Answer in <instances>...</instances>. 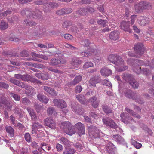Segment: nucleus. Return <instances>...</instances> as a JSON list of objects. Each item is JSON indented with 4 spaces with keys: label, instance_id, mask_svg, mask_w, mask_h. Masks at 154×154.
I'll return each instance as SVG.
<instances>
[{
    "label": "nucleus",
    "instance_id": "aec40b11",
    "mask_svg": "<svg viewBox=\"0 0 154 154\" xmlns=\"http://www.w3.org/2000/svg\"><path fill=\"white\" fill-rule=\"evenodd\" d=\"M81 63V61L79 58L74 57L72 59L70 63L73 68H75L77 67L78 65Z\"/></svg>",
    "mask_w": 154,
    "mask_h": 154
},
{
    "label": "nucleus",
    "instance_id": "e2e57ef3",
    "mask_svg": "<svg viewBox=\"0 0 154 154\" xmlns=\"http://www.w3.org/2000/svg\"><path fill=\"white\" fill-rule=\"evenodd\" d=\"M81 54V56L83 57H88L91 56V53L89 51H87L86 52L84 51L82 52Z\"/></svg>",
    "mask_w": 154,
    "mask_h": 154
},
{
    "label": "nucleus",
    "instance_id": "cd10ccee",
    "mask_svg": "<svg viewBox=\"0 0 154 154\" xmlns=\"http://www.w3.org/2000/svg\"><path fill=\"white\" fill-rule=\"evenodd\" d=\"M73 111L79 115H82L84 113V109L80 106H77L73 108Z\"/></svg>",
    "mask_w": 154,
    "mask_h": 154
},
{
    "label": "nucleus",
    "instance_id": "6e6d98bb",
    "mask_svg": "<svg viewBox=\"0 0 154 154\" xmlns=\"http://www.w3.org/2000/svg\"><path fill=\"white\" fill-rule=\"evenodd\" d=\"M135 63H136L137 64L138 66H142V65H148V63L147 64H146L144 62L140 60H136Z\"/></svg>",
    "mask_w": 154,
    "mask_h": 154
},
{
    "label": "nucleus",
    "instance_id": "c9c22d12",
    "mask_svg": "<svg viewBox=\"0 0 154 154\" xmlns=\"http://www.w3.org/2000/svg\"><path fill=\"white\" fill-rule=\"evenodd\" d=\"M44 130V129L43 127V129H39L38 131H36V133L35 134H37V137L40 138L45 136V134L43 131Z\"/></svg>",
    "mask_w": 154,
    "mask_h": 154
},
{
    "label": "nucleus",
    "instance_id": "f704fd0d",
    "mask_svg": "<svg viewBox=\"0 0 154 154\" xmlns=\"http://www.w3.org/2000/svg\"><path fill=\"white\" fill-rule=\"evenodd\" d=\"M6 129L7 132L8 133L11 137L14 136V132L13 128L11 126L6 127Z\"/></svg>",
    "mask_w": 154,
    "mask_h": 154
},
{
    "label": "nucleus",
    "instance_id": "20e7f679",
    "mask_svg": "<svg viewBox=\"0 0 154 154\" xmlns=\"http://www.w3.org/2000/svg\"><path fill=\"white\" fill-rule=\"evenodd\" d=\"M21 13L22 15H24L25 14L27 15L28 18L29 17L30 18H37L39 19L41 17L42 13L41 12L38 11L36 13L34 14L35 12L31 11L23 10L21 11Z\"/></svg>",
    "mask_w": 154,
    "mask_h": 154
},
{
    "label": "nucleus",
    "instance_id": "58836bf2",
    "mask_svg": "<svg viewBox=\"0 0 154 154\" xmlns=\"http://www.w3.org/2000/svg\"><path fill=\"white\" fill-rule=\"evenodd\" d=\"M60 143L66 146H69L70 145V141L66 138L64 137H61L60 139Z\"/></svg>",
    "mask_w": 154,
    "mask_h": 154
},
{
    "label": "nucleus",
    "instance_id": "ddd939ff",
    "mask_svg": "<svg viewBox=\"0 0 154 154\" xmlns=\"http://www.w3.org/2000/svg\"><path fill=\"white\" fill-rule=\"evenodd\" d=\"M32 134H35L36 133V131H38L39 129H43V126L40 123L38 122V121L32 123Z\"/></svg>",
    "mask_w": 154,
    "mask_h": 154
},
{
    "label": "nucleus",
    "instance_id": "bb28decb",
    "mask_svg": "<svg viewBox=\"0 0 154 154\" xmlns=\"http://www.w3.org/2000/svg\"><path fill=\"white\" fill-rule=\"evenodd\" d=\"M37 98L41 102L45 103H47L49 101V99L46 96L40 94H38Z\"/></svg>",
    "mask_w": 154,
    "mask_h": 154
},
{
    "label": "nucleus",
    "instance_id": "2f4dec72",
    "mask_svg": "<svg viewBox=\"0 0 154 154\" xmlns=\"http://www.w3.org/2000/svg\"><path fill=\"white\" fill-rule=\"evenodd\" d=\"M23 24L27 27H32L36 25L35 22L27 19L24 20Z\"/></svg>",
    "mask_w": 154,
    "mask_h": 154
},
{
    "label": "nucleus",
    "instance_id": "49530a36",
    "mask_svg": "<svg viewBox=\"0 0 154 154\" xmlns=\"http://www.w3.org/2000/svg\"><path fill=\"white\" fill-rule=\"evenodd\" d=\"M74 146L78 151H82L83 146L81 143H76L74 144Z\"/></svg>",
    "mask_w": 154,
    "mask_h": 154
},
{
    "label": "nucleus",
    "instance_id": "a878e982",
    "mask_svg": "<svg viewBox=\"0 0 154 154\" xmlns=\"http://www.w3.org/2000/svg\"><path fill=\"white\" fill-rule=\"evenodd\" d=\"M82 79V76L81 75L76 76L74 80L69 82V84L70 85H75L78 83Z\"/></svg>",
    "mask_w": 154,
    "mask_h": 154
},
{
    "label": "nucleus",
    "instance_id": "2eb2a0df",
    "mask_svg": "<svg viewBox=\"0 0 154 154\" xmlns=\"http://www.w3.org/2000/svg\"><path fill=\"white\" fill-rule=\"evenodd\" d=\"M150 19L146 16L141 17L138 21L139 24L141 26H144L149 23Z\"/></svg>",
    "mask_w": 154,
    "mask_h": 154
},
{
    "label": "nucleus",
    "instance_id": "a18cd8bd",
    "mask_svg": "<svg viewBox=\"0 0 154 154\" xmlns=\"http://www.w3.org/2000/svg\"><path fill=\"white\" fill-rule=\"evenodd\" d=\"M8 27V25L7 23L3 20L1 22L0 28L2 30H4Z\"/></svg>",
    "mask_w": 154,
    "mask_h": 154
},
{
    "label": "nucleus",
    "instance_id": "4d7b16f0",
    "mask_svg": "<svg viewBox=\"0 0 154 154\" xmlns=\"http://www.w3.org/2000/svg\"><path fill=\"white\" fill-rule=\"evenodd\" d=\"M81 43L84 46L86 47L88 46L90 44V43L88 40L87 39L84 40Z\"/></svg>",
    "mask_w": 154,
    "mask_h": 154
},
{
    "label": "nucleus",
    "instance_id": "423d86ee",
    "mask_svg": "<svg viewBox=\"0 0 154 154\" xmlns=\"http://www.w3.org/2000/svg\"><path fill=\"white\" fill-rule=\"evenodd\" d=\"M103 122L104 124L111 128L116 129L118 128V126L114 121L109 118H103Z\"/></svg>",
    "mask_w": 154,
    "mask_h": 154
},
{
    "label": "nucleus",
    "instance_id": "37998d69",
    "mask_svg": "<svg viewBox=\"0 0 154 154\" xmlns=\"http://www.w3.org/2000/svg\"><path fill=\"white\" fill-rule=\"evenodd\" d=\"M47 112L48 115H56L57 114L55 109L53 107L49 108L47 110Z\"/></svg>",
    "mask_w": 154,
    "mask_h": 154
},
{
    "label": "nucleus",
    "instance_id": "5fc2aeb1",
    "mask_svg": "<svg viewBox=\"0 0 154 154\" xmlns=\"http://www.w3.org/2000/svg\"><path fill=\"white\" fill-rule=\"evenodd\" d=\"M103 85H105L106 86H108L110 87H112V84L107 80H103L102 82Z\"/></svg>",
    "mask_w": 154,
    "mask_h": 154
},
{
    "label": "nucleus",
    "instance_id": "412c9836",
    "mask_svg": "<svg viewBox=\"0 0 154 154\" xmlns=\"http://www.w3.org/2000/svg\"><path fill=\"white\" fill-rule=\"evenodd\" d=\"M100 72L102 75L105 76H108L112 74V70L107 67L102 69L100 70Z\"/></svg>",
    "mask_w": 154,
    "mask_h": 154
},
{
    "label": "nucleus",
    "instance_id": "09e8293b",
    "mask_svg": "<svg viewBox=\"0 0 154 154\" xmlns=\"http://www.w3.org/2000/svg\"><path fill=\"white\" fill-rule=\"evenodd\" d=\"M86 11L85 8H81L77 11V13L81 15H84L86 14Z\"/></svg>",
    "mask_w": 154,
    "mask_h": 154
},
{
    "label": "nucleus",
    "instance_id": "6e6552de",
    "mask_svg": "<svg viewBox=\"0 0 154 154\" xmlns=\"http://www.w3.org/2000/svg\"><path fill=\"white\" fill-rule=\"evenodd\" d=\"M130 21H123L121 23V29L128 33H131L132 31L130 27Z\"/></svg>",
    "mask_w": 154,
    "mask_h": 154
},
{
    "label": "nucleus",
    "instance_id": "de8ad7c7",
    "mask_svg": "<svg viewBox=\"0 0 154 154\" xmlns=\"http://www.w3.org/2000/svg\"><path fill=\"white\" fill-rule=\"evenodd\" d=\"M107 23V21L106 20H103L100 19L99 20L97 21L98 24L105 27L106 25V24Z\"/></svg>",
    "mask_w": 154,
    "mask_h": 154
},
{
    "label": "nucleus",
    "instance_id": "b1692460",
    "mask_svg": "<svg viewBox=\"0 0 154 154\" xmlns=\"http://www.w3.org/2000/svg\"><path fill=\"white\" fill-rule=\"evenodd\" d=\"M43 90L50 95L52 96L56 95V91L53 88L45 86H43Z\"/></svg>",
    "mask_w": 154,
    "mask_h": 154
},
{
    "label": "nucleus",
    "instance_id": "13d9d810",
    "mask_svg": "<svg viewBox=\"0 0 154 154\" xmlns=\"http://www.w3.org/2000/svg\"><path fill=\"white\" fill-rule=\"evenodd\" d=\"M93 64L91 62H86L83 66V67L85 68H87L89 67H92Z\"/></svg>",
    "mask_w": 154,
    "mask_h": 154
},
{
    "label": "nucleus",
    "instance_id": "8fccbe9b",
    "mask_svg": "<svg viewBox=\"0 0 154 154\" xmlns=\"http://www.w3.org/2000/svg\"><path fill=\"white\" fill-rule=\"evenodd\" d=\"M132 145L136 148L137 149H139L141 148L142 146V144L141 143H138L137 141L133 140L132 141Z\"/></svg>",
    "mask_w": 154,
    "mask_h": 154
},
{
    "label": "nucleus",
    "instance_id": "9b49d317",
    "mask_svg": "<svg viewBox=\"0 0 154 154\" xmlns=\"http://www.w3.org/2000/svg\"><path fill=\"white\" fill-rule=\"evenodd\" d=\"M45 125L49 127L51 129H55L56 124L55 122L51 118H47L45 120Z\"/></svg>",
    "mask_w": 154,
    "mask_h": 154
},
{
    "label": "nucleus",
    "instance_id": "7ed1b4c3",
    "mask_svg": "<svg viewBox=\"0 0 154 154\" xmlns=\"http://www.w3.org/2000/svg\"><path fill=\"white\" fill-rule=\"evenodd\" d=\"M108 60L110 62L117 66H120L123 64L124 60L121 57L116 54H110L108 57Z\"/></svg>",
    "mask_w": 154,
    "mask_h": 154
},
{
    "label": "nucleus",
    "instance_id": "a19ab883",
    "mask_svg": "<svg viewBox=\"0 0 154 154\" xmlns=\"http://www.w3.org/2000/svg\"><path fill=\"white\" fill-rule=\"evenodd\" d=\"M75 153V150L73 148H66L64 150L63 154H73Z\"/></svg>",
    "mask_w": 154,
    "mask_h": 154
},
{
    "label": "nucleus",
    "instance_id": "680f3d73",
    "mask_svg": "<svg viewBox=\"0 0 154 154\" xmlns=\"http://www.w3.org/2000/svg\"><path fill=\"white\" fill-rule=\"evenodd\" d=\"M137 15H131L130 17V24L131 25H133L134 24L135 22V20L136 19Z\"/></svg>",
    "mask_w": 154,
    "mask_h": 154
},
{
    "label": "nucleus",
    "instance_id": "5701e85b",
    "mask_svg": "<svg viewBox=\"0 0 154 154\" xmlns=\"http://www.w3.org/2000/svg\"><path fill=\"white\" fill-rule=\"evenodd\" d=\"M35 75L38 79L43 80H47L49 79V75L48 73H38L35 74Z\"/></svg>",
    "mask_w": 154,
    "mask_h": 154
},
{
    "label": "nucleus",
    "instance_id": "0e129e2a",
    "mask_svg": "<svg viewBox=\"0 0 154 154\" xmlns=\"http://www.w3.org/2000/svg\"><path fill=\"white\" fill-rule=\"evenodd\" d=\"M141 73L144 75H147L149 74L150 73V72L149 70L147 69L143 68L142 69Z\"/></svg>",
    "mask_w": 154,
    "mask_h": 154
},
{
    "label": "nucleus",
    "instance_id": "79ce46f5",
    "mask_svg": "<svg viewBox=\"0 0 154 154\" xmlns=\"http://www.w3.org/2000/svg\"><path fill=\"white\" fill-rule=\"evenodd\" d=\"M21 103L25 105H28L31 103L30 100L27 97H24L22 98L21 101Z\"/></svg>",
    "mask_w": 154,
    "mask_h": 154
},
{
    "label": "nucleus",
    "instance_id": "393cba45",
    "mask_svg": "<svg viewBox=\"0 0 154 154\" xmlns=\"http://www.w3.org/2000/svg\"><path fill=\"white\" fill-rule=\"evenodd\" d=\"M140 2L143 11L145 10L150 8H151V4L149 2L142 1Z\"/></svg>",
    "mask_w": 154,
    "mask_h": 154
},
{
    "label": "nucleus",
    "instance_id": "338daca9",
    "mask_svg": "<svg viewBox=\"0 0 154 154\" xmlns=\"http://www.w3.org/2000/svg\"><path fill=\"white\" fill-rule=\"evenodd\" d=\"M11 13V11L10 10H8L4 11L2 13L0 14V15L3 16V17H6L9 14Z\"/></svg>",
    "mask_w": 154,
    "mask_h": 154
},
{
    "label": "nucleus",
    "instance_id": "c756f323",
    "mask_svg": "<svg viewBox=\"0 0 154 154\" xmlns=\"http://www.w3.org/2000/svg\"><path fill=\"white\" fill-rule=\"evenodd\" d=\"M10 81L11 83L18 86L21 88L24 87V85L25 84L23 82L13 79H11Z\"/></svg>",
    "mask_w": 154,
    "mask_h": 154
},
{
    "label": "nucleus",
    "instance_id": "4468645a",
    "mask_svg": "<svg viewBox=\"0 0 154 154\" xmlns=\"http://www.w3.org/2000/svg\"><path fill=\"white\" fill-rule=\"evenodd\" d=\"M120 116L121 118V120L124 123H127L133 119L127 113H121Z\"/></svg>",
    "mask_w": 154,
    "mask_h": 154
},
{
    "label": "nucleus",
    "instance_id": "3c124183",
    "mask_svg": "<svg viewBox=\"0 0 154 154\" xmlns=\"http://www.w3.org/2000/svg\"><path fill=\"white\" fill-rule=\"evenodd\" d=\"M24 138L28 142L31 141V138L29 133H26L24 135Z\"/></svg>",
    "mask_w": 154,
    "mask_h": 154
},
{
    "label": "nucleus",
    "instance_id": "f3484780",
    "mask_svg": "<svg viewBox=\"0 0 154 154\" xmlns=\"http://www.w3.org/2000/svg\"><path fill=\"white\" fill-rule=\"evenodd\" d=\"M88 130L90 133L94 136L98 134L100 132V130L97 127L93 125H91L88 127Z\"/></svg>",
    "mask_w": 154,
    "mask_h": 154
},
{
    "label": "nucleus",
    "instance_id": "a211bd4d",
    "mask_svg": "<svg viewBox=\"0 0 154 154\" xmlns=\"http://www.w3.org/2000/svg\"><path fill=\"white\" fill-rule=\"evenodd\" d=\"M75 128L78 130L80 135L84 134L85 133V126L80 122H79L75 125Z\"/></svg>",
    "mask_w": 154,
    "mask_h": 154
},
{
    "label": "nucleus",
    "instance_id": "052dcab7",
    "mask_svg": "<svg viewBox=\"0 0 154 154\" xmlns=\"http://www.w3.org/2000/svg\"><path fill=\"white\" fill-rule=\"evenodd\" d=\"M124 65V63L123 64L121 65L120 66H121L120 67H119L118 69V71L119 72H122V71H124L125 70L128 69V66H123Z\"/></svg>",
    "mask_w": 154,
    "mask_h": 154
},
{
    "label": "nucleus",
    "instance_id": "1a4fd4ad",
    "mask_svg": "<svg viewBox=\"0 0 154 154\" xmlns=\"http://www.w3.org/2000/svg\"><path fill=\"white\" fill-rule=\"evenodd\" d=\"M66 62V60L63 58L59 59L52 58L50 60V64L54 66H57L59 65L64 64Z\"/></svg>",
    "mask_w": 154,
    "mask_h": 154
},
{
    "label": "nucleus",
    "instance_id": "9d476101",
    "mask_svg": "<svg viewBox=\"0 0 154 154\" xmlns=\"http://www.w3.org/2000/svg\"><path fill=\"white\" fill-rule=\"evenodd\" d=\"M54 105L60 108L66 107L67 106L66 102L60 99H55L53 100Z\"/></svg>",
    "mask_w": 154,
    "mask_h": 154
},
{
    "label": "nucleus",
    "instance_id": "72a5a7b5",
    "mask_svg": "<svg viewBox=\"0 0 154 154\" xmlns=\"http://www.w3.org/2000/svg\"><path fill=\"white\" fill-rule=\"evenodd\" d=\"M125 109L126 111L128 113L131 114L133 116L135 117L138 119L140 118V116L137 113H135L133 110L130 109L128 108H126Z\"/></svg>",
    "mask_w": 154,
    "mask_h": 154
},
{
    "label": "nucleus",
    "instance_id": "473e14b6",
    "mask_svg": "<svg viewBox=\"0 0 154 154\" xmlns=\"http://www.w3.org/2000/svg\"><path fill=\"white\" fill-rule=\"evenodd\" d=\"M31 54L32 57L35 56L45 60H47L48 59V56L45 55L38 54L33 52H32Z\"/></svg>",
    "mask_w": 154,
    "mask_h": 154
},
{
    "label": "nucleus",
    "instance_id": "603ef678",
    "mask_svg": "<svg viewBox=\"0 0 154 154\" xmlns=\"http://www.w3.org/2000/svg\"><path fill=\"white\" fill-rule=\"evenodd\" d=\"M10 94L16 101H19L20 100V97L19 95L12 93H11Z\"/></svg>",
    "mask_w": 154,
    "mask_h": 154
},
{
    "label": "nucleus",
    "instance_id": "774afa93",
    "mask_svg": "<svg viewBox=\"0 0 154 154\" xmlns=\"http://www.w3.org/2000/svg\"><path fill=\"white\" fill-rule=\"evenodd\" d=\"M82 90V87L80 85L77 86L75 88V91L76 93H80Z\"/></svg>",
    "mask_w": 154,
    "mask_h": 154
},
{
    "label": "nucleus",
    "instance_id": "864d4df0",
    "mask_svg": "<svg viewBox=\"0 0 154 154\" xmlns=\"http://www.w3.org/2000/svg\"><path fill=\"white\" fill-rule=\"evenodd\" d=\"M46 68L48 70L53 72L55 73H59L60 72V71L57 69H54L52 67H46Z\"/></svg>",
    "mask_w": 154,
    "mask_h": 154
},
{
    "label": "nucleus",
    "instance_id": "bf43d9fd",
    "mask_svg": "<svg viewBox=\"0 0 154 154\" xmlns=\"http://www.w3.org/2000/svg\"><path fill=\"white\" fill-rule=\"evenodd\" d=\"M38 29L39 30H38V29H37L38 30L37 34H36L35 33L34 34V35L37 36L38 35L42 34V33H43V32H45V29H44L42 27L39 28Z\"/></svg>",
    "mask_w": 154,
    "mask_h": 154
},
{
    "label": "nucleus",
    "instance_id": "4be33fe9",
    "mask_svg": "<svg viewBox=\"0 0 154 154\" xmlns=\"http://www.w3.org/2000/svg\"><path fill=\"white\" fill-rule=\"evenodd\" d=\"M101 81V79L99 77L95 76L90 79L89 83L92 86H95L96 84L100 82Z\"/></svg>",
    "mask_w": 154,
    "mask_h": 154
},
{
    "label": "nucleus",
    "instance_id": "e433bc0d",
    "mask_svg": "<svg viewBox=\"0 0 154 154\" xmlns=\"http://www.w3.org/2000/svg\"><path fill=\"white\" fill-rule=\"evenodd\" d=\"M76 98L80 103L83 104H85V98L84 96L82 95H77Z\"/></svg>",
    "mask_w": 154,
    "mask_h": 154
},
{
    "label": "nucleus",
    "instance_id": "dca6fc26",
    "mask_svg": "<svg viewBox=\"0 0 154 154\" xmlns=\"http://www.w3.org/2000/svg\"><path fill=\"white\" fill-rule=\"evenodd\" d=\"M26 89L25 92V94L27 96H30L34 92V89L33 88L29 85H24V87Z\"/></svg>",
    "mask_w": 154,
    "mask_h": 154
},
{
    "label": "nucleus",
    "instance_id": "c03bdc74",
    "mask_svg": "<svg viewBox=\"0 0 154 154\" xmlns=\"http://www.w3.org/2000/svg\"><path fill=\"white\" fill-rule=\"evenodd\" d=\"M109 37L112 39L116 40L118 38V34L115 31L112 32L110 34Z\"/></svg>",
    "mask_w": 154,
    "mask_h": 154
},
{
    "label": "nucleus",
    "instance_id": "ea45409f",
    "mask_svg": "<svg viewBox=\"0 0 154 154\" xmlns=\"http://www.w3.org/2000/svg\"><path fill=\"white\" fill-rule=\"evenodd\" d=\"M134 89L137 88L139 86V83L134 78L129 83Z\"/></svg>",
    "mask_w": 154,
    "mask_h": 154
},
{
    "label": "nucleus",
    "instance_id": "f257e3e1",
    "mask_svg": "<svg viewBox=\"0 0 154 154\" xmlns=\"http://www.w3.org/2000/svg\"><path fill=\"white\" fill-rule=\"evenodd\" d=\"M124 93L126 97L134 100L139 104H142L144 103L143 99L137 93L133 91L130 89L125 90Z\"/></svg>",
    "mask_w": 154,
    "mask_h": 154
},
{
    "label": "nucleus",
    "instance_id": "69168bd1",
    "mask_svg": "<svg viewBox=\"0 0 154 154\" xmlns=\"http://www.w3.org/2000/svg\"><path fill=\"white\" fill-rule=\"evenodd\" d=\"M30 116L31 117L32 123L34 122L37 121H38V118L36 115L35 113L31 115Z\"/></svg>",
    "mask_w": 154,
    "mask_h": 154
},
{
    "label": "nucleus",
    "instance_id": "f8f14e48",
    "mask_svg": "<svg viewBox=\"0 0 154 154\" xmlns=\"http://www.w3.org/2000/svg\"><path fill=\"white\" fill-rule=\"evenodd\" d=\"M112 137L114 140L116 141L118 143L125 145L126 146V147H128L127 143H126L125 140L120 135L118 134L114 135Z\"/></svg>",
    "mask_w": 154,
    "mask_h": 154
},
{
    "label": "nucleus",
    "instance_id": "c85d7f7f",
    "mask_svg": "<svg viewBox=\"0 0 154 154\" xmlns=\"http://www.w3.org/2000/svg\"><path fill=\"white\" fill-rule=\"evenodd\" d=\"M123 79L126 82H128L130 83V82L134 78L130 74H124L122 75Z\"/></svg>",
    "mask_w": 154,
    "mask_h": 154
},
{
    "label": "nucleus",
    "instance_id": "f03ea898",
    "mask_svg": "<svg viewBox=\"0 0 154 154\" xmlns=\"http://www.w3.org/2000/svg\"><path fill=\"white\" fill-rule=\"evenodd\" d=\"M60 127L61 130L70 136L74 134L76 132L75 129L69 121L62 122L60 125Z\"/></svg>",
    "mask_w": 154,
    "mask_h": 154
},
{
    "label": "nucleus",
    "instance_id": "7c9ffc66",
    "mask_svg": "<svg viewBox=\"0 0 154 154\" xmlns=\"http://www.w3.org/2000/svg\"><path fill=\"white\" fill-rule=\"evenodd\" d=\"M140 2L135 4L134 6V9L136 12L140 13L143 11Z\"/></svg>",
    "mask_w": 154,
    "mask_h": 154
},
{
    "label": "nucleus",
    "instance_id": "6ab92c4d",
    "mask_svg": "<svg viewBox=\"0 0 154 154\" xmlns=\"http://www.w3.org/2000/svg\"><path fill=\"white\" fill-rule=\"evenodd\" d=\"M107 152L109 153L114 152L116 148L115 146L112 143L109 142L105 146Z\"/></svg>",
    "mask_w": 154,
    "mask_h": 154
},
{
    "label": "nucleus",
    "instance_id": "0eeeda50",
    "mask_svg": "<svg viewBox=\"0 0 154 154\" xmlns=\"http://www.w3.org/2000/svg\"><path fill=\"white\" fill-rule=\"evenodd\" d=\"M22 80L25 81H30L32 82L41 84V81L35 78L28 75H22L21 79Z\"/></svg>",
    "mask_w": 154,
    "mask_h": 154
},
{
    "label": "nucleus",
    "instance_id": "39448f33",
    "mask_svg": "<svg viewBox=\"0 0 154 154\" xmlns=\"http://www.w3.org/2000/svg\"><path fill=\"white\" fill-rule=\"evenodd\" d=\"M134 48L137 54L136 57L138 58L140 57L145 50L143 44L141 43H138L134 45Z\"/></svg>",
    "mask_w": 154,
    "mask_h": 154
},
{
    "label": "nucleus",
    "instance_id": "4c0bfd02",
    "mask_svg": "<svg viewBox=\"0 0 154 154\" xmlns=\"http://www.w3.org/2000/svg\"><path fill=\"white\" fill-rule=\"evenodd\" d=\"M102 107L104 112L106 114H109L112 112L111 109L108 106L103 105H102Z\"/></svg>",
    "mask_w": 154,
    "mask_h": 154
}]
</instances>
